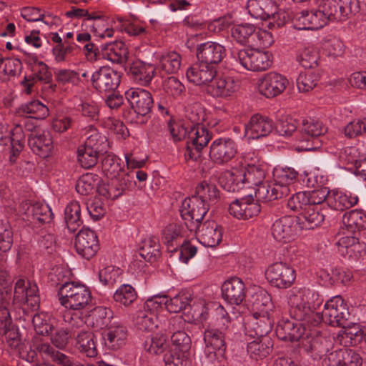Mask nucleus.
<instances>
[{
    "label": "nucleus",
    "mask_w": 366,
    "mask_h": 366,
    "mask_svg": "<svg viewBox=\"0 0 366 366\" xmlns=\"http://www.w3.org/2000/svg\"><path fill=\"white\" fill-rule=\"evenodd\" d=\"M323 300L318 292L309 288H300L291 292L289 299V313L290 317L306 325L309 330L322 322V315L317 310L322 304Z\"/></svg>",
    "instance_id": "obj_1"
},
{
    "label": "nucleus",
    "mask_w": 366,
    "mask_h": 366,
    "mask_svg": "<svg viewBox=\"0 0 366 366\" xmlns=\"http://www.w3.org/2000/svg\"><path fill=\"white\" fill-rule=\"evenodd\" d=\"M191 123H169V129L174 141L187 139L184 157L187 160L198 161L201 152L211 139L209 131L199 124L197 117H189Z\"/></svg>",
    "instance_id": "obj_2"
},
{
    "label": "nucleus",
    "mask_w": 366,
    "mask_h": 366,
    "mask_svg": "<svg viewBox=\"0 0 366 366\" xmlns=\"http://www.w3.org/2000/svg\"><path fill=\"white\" fill-rule=\"evenodd\" d=\"M11 278L6 269L0 271V295L5 305L11 302L16 307L26 305L36 310L39 307L40 298L36 283L19 278L15 283L12 295Z\"/></svg>",
    "instance_id": "obj_3"
},
{
    "label": "nucleus",
    "mask_w": 366,
    "mask_h": 366,
    "mask_svg": "<svg viewBox=\"0 0 366 366\" xmlns=\"http://www.w3.org/2000/svg\"><path fill=\"white\" fill-rule=\"evenodd\" d=\"M50 280L54 285H60L58 291L59 301L66 309L80 311L92 304V297L89 287L74 282H64L61 268L53 269L49 273Z\"/></svg>",
    "instance_id": "obj_4"
},
{
    "label": "nucleus",
    "mask_w": 366,
    "mask_h": 366,
    "mask_svg": "<svg viewBox=\"0 0 366 366\" xmlns=\"http://www.w3.org/2000/svg\"><path fill=\"white\" fill-rule=\"evenodd\" d=\"M264 171L259 166L248 165L247 168L225 171L219 177V183L224 190L235 192L245 187L258 189L264 183Z\"/></svg>",
    "instance_id": "obj_5"
},
{
    "label": "nucleus",
    "mask_w": 366,
    "mask_h": 366,
    "mask_svg": "<svg viewBox=\"0 0 366 366\" xmlns=\"http://www.w3.org/2000/svg\"><path fill=\"white\" fill-rule=\"evenodd\" d=\"M327 128L323 123L317 119H307L302 120V137L300 139L298 150L313 151L322 146L320 137L325 134Z\"/></svg>",
    "instance_id": "obj_6"
},
{
    "label": "nucleus",
    "mask_w": 366,
    "mask_h": 366,
    "mask_svg": "<svg viewBox=\"0 0 366 366\" xmlns=\"http://www.w3.org/2000/svg\"><path fill=\"white\" fill-rule=\"evenodd\" d=\"M125 97L137 114L136 122L145 124L154 103L150 92L144 89L131 88L125 92Z\"/></svg>",
    "instance_id": "obj_7"
},
{
    "label": "nucleus",
    "mask_w": 366,
    "mask_h": 366,
    "mask_svg": "<svg viewBox=\"0 0 366 366\" xmlns=\"http://www.w3.org/2000/svg\"><path fill=\"white\" fill-rule=\"evenodd\" d=\"M320 315L322 321L331 326L346 327L350 314L344 300L337 295L325 302Z\"/></svg>",
    "instance_id": "obj_8"
},
{
    "label": "nucleus",
    "mask_w": 366,
    "mask_h": 366,
    "mask_svg": "<svg viewBox=\"0 0 366 366\" xmlns=\"http://www.w3.org/2000/svg\"><path fill=\"white\" fill-rule=\"evenodd\" d=\"M194 195L186 198L182 203L180 214L184 224L191 232L197 231V227L207 213L209 207Z\"/></svg>",
    "instance_id": "obj_9"
},
{
    "label": "nucleus",
    "mask_w": 366,
    "mask_h": 366,
    "mask_svg": "<svg viewBox=\"0 0 366 366\" xmlns=\"http://www.w3.org/2000/svg\"><path fill=\"white\" fill-rule=\"evenodd\" d=\"M319 8L329 21H345L350 14L358 12V1L322 0Z\"/></svg>",
    "instance_id": "obj_10"
},
{
    "label": "nucleus",
    "mask_w": 366,
    "mask_h": 366,
    "mask_svg": "<svg viewBox=\"0 0 366 366\" xmlns=\"http://www.w3.org/2000/svg\"><path fill=\"white\" fill-rule=\"evenodd\" d=\"M239 64L247 70L262 71L272 65L271 55L268 51L257 49H242L237 53Z\"/></svg>",
    "instance_id": "obj_11"
},
{
    "label": "nucleus",
    "mask_w": 366,
    "mask_h": 366,
    "mask_svg": "<svg viewBox=\"0 0 366 366\" xmlns=\"http://www.w3.org/2000/svg\"><path fill=\"white\" fill-rule=\"evenodd\" d=\"M239 87L238 82L232 76L216 74L206 91L213 98L229 99L235 96Z\"/></svg>",
    "instance_id": "obj_12"
},
{
    "label": "nucleus",
    "mask_w": 366,
    "mask_h": 366,
    "mask_svg": "<svg viewBox=\"0 0 366 366\" xmlns=\"http://www.w3.org/2000/svg\"><path fill=\"white\" fill-rule=\"evenodd\" d=\"M269 282L277 288L290 287L295 280V270L290 264L279 262L268 267L265 272Z\"/></svg>",
    "instance_id": "obj_13"
},
{
    "label": "nucleus",
    "mask_w": 366,
    "mask_h": 366,
    "mask_svg": "<svg viewBox=\"0 0 366 366\" xmlns=\"http://www.w3.org/2000/svg\"><path fill=\"white\" fill-rule=\"evenodd\" d=\"M121 73L109 66H102L92 75V86L100 93L115 91L121 81Z\"/></svg>",
    "instance_id": "obj_14"
},
{
    "label": "nucleus",
    "mask_w": 366,
    "mask_h": 366,
    "mask_svg": "<svg viewBox=\"0 0 366 366\" xmlns=\"http://www.w3.org/2000/svg\"><path fill=\"white\" fill-rule=\"evenodd\" d=\"M222 326L216 328H207L204 332V341L206 347L212 350L210 353H214L217 350L224 351L225 349V339L230 332V322L228 317L222 316Z\"/></svg>",
    "instance_id": "obj_15"
},
{
    "label": "nucleus",
    "mask_w": 366,
    "mask_h": 366,
    "mask_svg": "<svg viewBox=\"0 0 366 366\" xmlns=\"http://www.w3.org/2000/svg\"><path fill=\"white\" fill-rule=\"evenodd\" d=\"M237 154V146L231 138H218L210 145L209 157L217 164H224Z\"/></svg>",
    "instance_id": "obj_16"
},
{
    "label": "nucleus",
    "mask_w": 366,
    "mask_h": 366,
    "mask_svg": "<svg viewBox=\"0 0 366 366\" xmlns=\"http://www.w3.org/2000/svg\"><path fill=\"white\" fill-rule=\"evenodd\" d=\"M288 84L286 76L277 72H269L259 79L258 89L265 97L273 98L281 94Z\"/></svg>",
    "instance_id": "obj_17"
},
{
    "label": "nucleus",
    "mask_w": 366,
    "mask_h": 366,
    "mask_svg": "<svg viewBox=\"0 0 366 366\" xmlns=\"http://www.w3.org/2000/svg\"><path fill=\"white\" fill-rule=\"evenodd\" d=\"M74 247L76 252L82 257L91 259L99 249L96 233L88 228L81 229L76 236Z\"/></svg>",
    "instance_id": "obj_18"
},
{
    "label": "nucleus",
    "mask_w": 366,
    "mask_h": 366,
    "mask_svg": "<svg viewBox=\"0 0 366 366\" xmlns=\"http://www.w3.org/2000/svg\"><path fill=\"white\" fill-rule=\"evenodd\" d=\"M310 331L306 325L288 319L280 320L276 327L277 337L283 341H299L305 335L307 337L310 335Z\"/></svg>",
    "instance_id": "obj_19"
},
{
    "label": "nucleus",
    "mask_w": 366,
    "mask_h": 366,
    "mask_svg": "<svg viewBox=\"0 0 366 366\" xmlns=\"http://www.w3.org/2000/svg\"><path fill=\"white\" fill-rule=\"evenodd\" d=\"M362 358L351 349H341L327 354L322 366H362Z\"/></svg>",
    "instance_id": "obj_20"
},
{
    "label": "nucleus",
    "mask_w": 366,
    "mask_h": 366,
    "mask_svg": "<svg viewBox=\"0 0 366 366\" xmlns=\"http://www.w3.org/2000/svg\"><path fill=\"white\" fill-rule=\"evenodd\" d=\"M258 200H254L252 196L244 197L232 202L229 207V212L239 219H248L257 216L261 207Z\"/></svg>",
    "instance_id": "obj_21"
},
{
    "label": "nucleus",
    "mask_w": 366,
    "mask_h": 366,
    "mask_svg": "<svg viewBox=\"0 0 366 366\" xmlns=\"http://www.w3.org/2000/svg\"><path fill=\"white\" fill-rule=\"evenodd\" d=\"M297 224L294 217L284 216L277 219L272 225V235L278 242H290L296 235Z\"/></svg>",
    "instance_id": "obj_22"
},
{
    "label": "nucleus",
    "mask_w": 366,
    "mask_h": 366,
    "mask_svg": "<svg viewBox=\"0 0 366 366\" xmlns=\"http://www.w3.org/2000/svg\"><path fill=\"white\" fill-rule=\"evenodd\" d=\"M225 54L224 47L213 41L201 44L197 49L198 61L213 66L220 63L225 56Z\"/></svg>",
    "instance_id": "obj_23"
},
{
    "label": "nucleus",
    "mask_w": 366,
    "mask_h": 366,
    "mask_svg": "<svg viewBox=\"0 0 366 366\" xmlns=\"http://www.w3.org/2000/svg\"><path fill=\"white\" fill-rule=\"evenodd\" d=\"M216 74L215 66L198 61L187 69L186 76L189 81L202 86L210 84Z\"/></svg>",
    "instance_id": "obj_24"
},
{
    "label": "nucleus",
    "mask_w": 366,
    "mask_h": 366,
    "mask_svg": "<svg viewBox=\"0 0 366 366\" xmlns=\"http://www.w3.org/2000/svg\"><path fill=\"white\" fill-rule=\"evenodd\" d=\"M291 189L286 185L277 182H264L258 189H255V197L258 201L267 202L288 196Z\"/></svg>",
    "instance_id": "obj_25"
},
{
    "label": "nucleus",
    "mask_w": 366,
    "mask_h": 366,
    "mask_svg": "<svg viewBox=\"0 0 366 366\" xmlns=\"http://www.w3.org/2000/svg\"><path fill=\"white\" fill-rule=\"evenodd\" d=\"M274 322L273 314H253L252 319L247 325V332L252 337H269L267 335L271 332Z\"/></svg>",
    "instance_id": "obj_26"
},
{
    "label": "nucleus",
    "mask_w": 366,
    "mask_h": 366,
    "mask_svg": "<svg viewBox=\"0 0 366 366\" xmlns=\"http://www.w3.org/2000/svg\"><path fill=\"white\" fill-rule=\"evenodd\" d=\"M274 129L273 122L266 116L254 114L245 125V134L251 139H259L269 134Z\"/></svg>",
    "instance_id": "obj_27"
},
{
    "label": "nucleus",
    "mask_w": 366,
    "mask_h": 366,
    "mask_svg": "<svg viewBox=\"0 0 366 366\" xmlns=\"http://www.w3.org/2000/svg\"><path fill=\"white\" fill-rule=\"evenodd\" d=\"M201 244L207 247H214L222 241V231L221 227L214 221H207L199 224L197 231Z\"/></svg>",
    "instance_id": "obj_28"
},
{
    "label": "nucleus",
    "mask_w": 366,
    "mask_h": 366,
    "mask_svg": "<svg viewBox=\"0 0 366 366\" xmlns=\"http://www.w3.org/2000/svg\"><path fill=\"white\" fill-rule=\"evenodd\" d=\"M222 297L231 305H239L245 298V287L238 277H232L222 286Z\"/></svg>",
    "instance_id": "obj_29"
},
{
    "label": "nucleus",
    "mask_w": 366,
    "mask_h": 366,
    "mask_svg": "<svg viewBox=\"0 0 366 366\" xmlns=\"http://www.w3.org/2000/svg\"><path fill=\"white\" fill-rule=\"evenodd\" d=\"M184 324L179 317H172L169 320L168 330L172 333L171 341L180 352H187L191 347L189 336L181 327Z\"/></svg>",
    "instance_id": "obj_30"
},
{
    "label": "nucleus",
    "mask_w": 366,
    "mask_h": 366,
    "mask_svg": "<svg viewBox=\"0 0 366 366\" xmlns=\"http://www.w3.org/2000/svg\"><path fill=\"white\" fill-rule=\"evenodd\" d=\"M127 336L126 327L121 325H112L103 335L104 346L110 350H118L126 345Z\"/></svg>",
    "instance_id": "obj_31"
},
{
    "label": "nucleus",
    "mask_w": 366,
    "mask_h": 366,
    "mask_svg": "<svg viewBox=\"0 0 366 366\" xmlns=\"http://www.w3.org/2000/svg\"><path fill=\"white\" fill-rule=\"evenodd\" d=\"M129 187L127 174L110 179L107 184H102L97 187L99 194L106 198L116 199L122 196Z\"/></svg>",
    "instance_id": "obj_32"
},
{
    "label": "nucleus",
    "mask_w": 366,
    "mask_h": 366,
    "mask_svg": "<svg viewBox=\"0 0 366 366\" xmlns=\"http://www.w3.org/2000/svg\"><path fill=\"white\" fill-rule=\"evenodd\" d=\"M128 49L122 41H115L101 45L102 56L113 63H124L128 57Z\"/></svg>",
    "instance_id": "obj_33"
},
{
    "label": "nucleus",
    "mask_w": 366,
    "mask_h": 366,
    "mask_svg": "<svg viewBox=\"0 0 366 366\" xmlns=\"http://www.w3.org/2000/svg\"><path fill=\"white\" fill-rule=\"evenodd\" d=\"M156 68L154 64L137 60L130 65L129 73L134 81L141 85L149 84L154 76Z\"/></svg>",
    "instance_id": "obj_34"
},
{
    "label": "nucleus",
    "mask_w": 366,
    "mask_h": 366,
    "mask_svg": "<svg viewBox=\"0 0 366 366\" xmlns=\"http://www.w3.org/2000/svg\"><path fill=\"white\" fill-rule=\"evenodd\" d=\"M325 217L320 207L311 206L305 212L300 213L297 217V221L302 229H313L323 222Z\"/></svg>",
    "instance_id": "obj_35"
},
{
    "label": "nucleus",
    "mask_w": 366,
    "mask_h": 366,
    "mask_svg": "<svg viewBox=\"0 0 366 366\" xmlns=\"http://www.w3.org/2000/svg\"><path fill=\"white\" fill-rule=\"evenodd\" d=\"M335 245L341 255L348 256L350 259H357L364 252V246L360 243L357 237L352 236L340 237Z\"/></svg>",
    "instance_id": "obj_36"
},
{
    "label": "nucleus",
    "mask_w": 366,
    "mask_h": 366,
    "mask_svg": "<svg viewBox=\"0 0 366 366\" xmlns=\"http://www.w3.org/2000/svg\"><path fill=\"white\" fill-rule=\"evenodd\" d=\"M358 197L342 191L330 190L327 199V205L332 209L343 211L350 209L357 204Z\"/></svg>",
    "instance_id": "obj_37"
},
{
    "label": "nucleus",
    "mask_w": 366,
    "mask_h": 366,
    "mask_svg": "<svg viewBox=\"0 0 366 366\" xmlns=\"http://www.w3.org/2000/svg\"><path fill=\"white\" fill-rule=\"evenodd\" d=\"M247 345V352L256 360L266 357L272 350L273 342L270 337H253Z\"/></svg>",
    "instance_id": "obj_38"
},
{
    "label": "nucleus",
    "mask_w": 366,
    "mask_h": 366,
    "mask_svg": "<svg viewBox=\"0 0 366 366\" xmlns=\"http://www.w3.org/2000/svg\"><path fill=\"white\" fill-rule=\"evenodd\" d=\"M202 203H206L209 207L210 205L216 204L220 197L219 191L214 184L207 181H202L197 184L194 195Z\"/></svg>",
    "instance_id": "obj_39"
},
{
    "label": "nucleus",
    "mask_w": 366,
    "mask_h": 366,
    "mask_svg": "<svg viewBox=\"0 0 366 366\" xmlns=\"http://www.w3.org/2000/svg\"><path fill=\"white\" fill-rule=\"evenodd\" d=\"M28 144L34 153L42 158L47 157L52 149V140L49 134L31 136Z\"/></svg>",
    "instance_id": "obj_40"
},
{
    "label": "nucleus",
    "mask_w": 366,
    "mask_h": 366,
    "mask_svg": "<svg viewBox=\"0 0 366 366\" xmlns=\"http://www.w3.org/2000/svg\"><path fill=\"white\" fill-rule=\"evenodd\" d=\"M252 308L254 315L259 314H274V305L270 295L263 290H259L252 296Z\"/></svg>",
    "instance_id": "obj_41"
},
{
    "label": "nucleus",
    "mask_w": 366,
    "mask_h": 366,
    "mask_svg": "<svg viewBox=\"0 0 366 366\" xmlns=\"http://www.w3.org/2000/svg\"><path fill=\"white\" fill-rule=\"evenodd\" d=\"M22 68V63L19 59L0 56V80L7 81L11 78L19 76Z\"/></svg>",
    "instance_id": "obj_42"
},
{
    "label": "nucleus",
    "mask_w": 366,
    "mask_h": 366,
    "mask_svg": "<svg viewBox=\"0 0 366 366\" xmlns=\"http://www.w3.org/2000/svg\"><path fill=\"white\" fill-rule=\"evenodd\" d=\"M84 146L100 155L107 153L109 143L105 135L99 132L95 128H90Z\"/></svg>",
    "instance_id": "obj_43"
},
{
    "label": "nucleus",
    "mask_w": 366,
    "mask_h": 366,
    "mask_svg": "<svg viewBox=\"0 0 366 366\" xmlns=\"http://www.w3.org/2000/svg\"><path fill=\"white\" fill-rule=\"evenodd\" d=\"M342 223L350 232L365 229L366 213L361 209L351 210L343 215Z\"/></svg>",
    "instance_id": "obj_44"
},
{
    "label": "nucleus",
    "mask_w": 366,
    "mask_h": 366,
    "mask_svg": "<svg viewBox=\"0 0 366 366\" xmlns=\"http://www.w3.org/2000/svg\"><path fill=\"white\" fill-rule=\"evenodd\" d=\"M64 219L68 229L75 232L82 224L81 218V207L77 201L70 202L64 209Z\"/></svg>",
    "instance_id": "obj_45"
},
{
    "label": "nucleus",
    "mask_w": 366,
    "mask_h": 366,
    "mask_svg": "<svg viewBox=\"0 0 366 366\" xmlns=\"http://www.w3.org/2000/svg\"><path fill=\"white\" fill-rule=\"evenodd\" d=\"M94 338V333L88 330H81L76 338L78 349L89 357H94L98 353Z\"/></svg>",
    "instance_id": "obj_46"
},
{
    "label": "nucleus",
    "mask_w": 366,
    "mask_h": 366,
    "mask_svg": "<svg viewBox=\"0 0 366 366\" xmlns=\"http://www.w3.org/2000/svg\"><path fill=\"white\" fill-rule=\"evenodd\" d=\"M25 213L31 216L34 222L41 224L51 222L54 215L49 205L40 202L30 204Z\"/></svg>",
    "instance_id": "obj_47"
},
{
    "label": "nucleus",
    "mask_w": 366,
    "mask_h": 366,
    "mask_svg": "<svg viewBox=\"0 0 366 366\" xmlns=\"http://www.w3.org/2000/svg\"><path fill=\"white\" fill-rule=\"evenodd\" d=\"M16 113L19 116H26L36 119H41L49 115V109L39 101L34 100L21 105L16 110Z\"/></svg>",
    "instance_id": "obj_48"
},
{
    "label": "nucleus",
    "mask_w": 366,
    "mask_h": 366,
    "mask_svg": "<svg viewBox=\"0 0 366 366\" xmlns=\"http://www.w3.org/2000/svg\"><path fill=\"white\" fill-rule=\"evenodd\" d=\"M102 170L109 179L126 175L121 165L120 159L111 154H107L102 160Z\"/></svg>",
    "instance_id": "obj_49"
},
{
    "label": "nucleus",
    "mask_w": 366,
    "mask_h": 366,
    "mask_svg": "<svg viewBox=\"0 0 366 366\" xmlns=\"http://www.w3.org/2000/svg\"><path fill=\"white\" fill-rule=\"evenodd\" d=\"M36 350L44 358L50 357L53 361L61 364L63 366H83L79 363H71L67 356L56 351L49 344L41 343L36 346Z\"/></svg>",
    "instance_id": "obj_50"
},
{
    "label": "nucleus",
    "mask_w": 366,
    "mask_h": 366,
    "mask_svg": "<svg viewBox=\"0 0 366 366\" xmlns=\"http://www.w3.org/2000/svg\"><path fill=\"white\" fill-rule=\"evenodd\" d=\"M181 61L179 54L175 51L167 52L161 56L158 68L165 74H175L180 69Z\"/></svg>",
    "instance_id": "obj_51"
},
{
    "label": "nucleus",
    "mask_w": 366,
    "mask_h": 366,
    "mask_svg": "<svg viewBox=\"0 0 366 366\" xmlns=\"http://www.w3.org/2000/svg\"><path fill=\"white\" fill-rule=\"evenodd\" d=\"M192 301V295L189 291L182 290L174 297L167 298V310L171 313H177L190 305Z\"/></svg>",
    "instance_id": "obj_52"
},
{
    "label": "nucleus",
    "mask_w": 366,
    "mask_h": 366,
    "mask_svg": "<svg viewBox=\"0 0 366 366\" xmlns=\"http://www.w3.org/2000/svg\"><path fill=\"white\" fill-rule=\"evenodd\" d=\"M134 323L139 330L152 331L157 327V314L143 308L137 312Z\"/></svg>",
    "instance_id": "obj_53"
},
{
    "label": "nucleus",
    "mask_w": 366,
    "mask_h": 366,
    "mask_svg": "<svg viewBox=\"0 0 366 366\" xmlns=\"http://www.w3.org/2000/svg\"><path fill=\"white\" fill-rule=\"evenodd\" d=\"M139 254L148 262H152L158 258L160 256V250L157 239L153 237L142 241Z\"/></svg>",
    "instance_id": "obj_54"
},
{
    "label": "nucleus",
    "mask_w": 366,
    "mask_h": 366,
    "mask_svg": "<svg viewBox=\"0 0 366 366\" xmlns=\"http://www.w3.org/2000/svg\"><path fill=\"white\" fill-rule=\"evenodd\" d=\"M296 59L302 67L312 69L318 64L319 54L315 48L307 46L299 51Z\"/></svg>",
    "instance_id": "obj_55"
},
{
    "label": "nucleus",
    "mask_w": 366,
    "mask_h": 366,
    "mask_svg": "<svg viewBox=\"0 0 366 366\" xmlns=\"http://www.w3.org/2000/svg\"><path fill=\"white\" fill-rule=\"evenodd\" d=\"M113 298L115 302L129 306L137 300V292L132 285L124 284L116 290Z\"/></svg>",
    "instance_id": "obj_56"
},
{
    "label": "nucleus",
    "mask_w": 366,
    "mask_h": 366,
    "mask_svg": "<svg viewBox=\"0 0 366 366\" xmlns=\"http://www.w3.org/2000/svg\"><path fill=\"white\" fill-rule=\"evenodd\" d=\"M254 30L255 27L252 24H238L232 29V37L241 44L250 46V41Z\"/></svg>",
    "instance_id": "obj_57"
},
{
    "label": "nucleus",
    "mask_w": 366,
    "mask_h": 366,
    "mask_svg": "<svg viewBox=\"0 0 366 366\" xmlns=\"http://www.w3.org/2000/svg\"><path fill=\"white\" fill-rule=\"evenodd\" d=\"M273 175L277 182L287 186L290 189L298 179V172L291 167L275 168Z\"/></svg>",
    "instance_id": "obj_58"
},
{
    "label": "nucleus",
    "mask_w": 366,
    "mask_h": 366,
    "mask_svg": "<svg viewBox=\"0 0 366 366\" xmlns=\"http://www.w3.org/2000/svg\"><path fill=\"white\" fill-rule=\"evenodd\" d=\"M112 318V310L104 307H95L90 315L92 326L100 330L107 327Z\"/></svg>",
    "instance_id": "obj_59"
},
{
    "label": "nucleus",
    "mask_w": 366,
    "mask_h": 366,
    "mask_svg": "<svg viewBox=\"0 0 366 366\" xmlns=\"http://www.w3.org/2000/svg\"><path fill=\"white\" fill-rule=\"evenodd\" d=\"M320 80V74L316 71H306L301 73L297 79V85L300 92H308L312 91Z\"/></svg>",
    "instance_id": "obj_60"
},
{
    "label": "nucleus",
    "mask_w": 366,
    "mask_h": 366,
    "mask_svg": "<svg viewBox=\"0 0 366 366\" xmlns=\"http://www.w3.org/2000/svg\"><path fill=\"white\" fill-rule=\"evenodd\" d=\"M79 47V46L65 39L63 44L55 46L52 52L57 62H63L66 60L68 56L74 55Z\"/></svg>",
    "instance_id": "obj_61"
},
{
    "label": "nucleus",
    "mask_w": 366,
    "mask_h": 366,
    "mask_svg": "<svg viewBox=\"0 0 366 366\" xmlns=\"http://www.w3.org/2000/svg\"><path fill=\"white\" fill-rule=\"evenodd\" d=\"M144 348L150 354L160 355L167 348V337L164 335H156L145 340Z\"/></svg>",
    "instance_id": "obj_62"
},
{
    "label": "nucleus",
    "mask_w": 366,
    "mask_h": 366,
    "mask_svg": "<svg viewBox=\"0 0 366 366\" xmlns=\"http://www.w3.org/2000/svg\"><path fill=\"white\" fill-rule=\"evenodd\" d=\"M32 323L36 332L41 335H49L54 327L49 316L43 312L34 315Z\"/></svg>",
    "instance_id": "obj_63"
},
{
    "label": "nucleus",
    "mask_w": 366,
    "mask_h": 366,
    "mask_svg": "<svg viewBox=\"0 0 366 366\" xmlns=\"http://www.w3.org/2000/svg\"><path fill=\"white\" fill-rule=\"evenodd\" d=\"M117 20L122 24L121 29L131 36L140 37L147 34L146 27L142 24L122 16H117Z\"/></svg>",
    "instance_id": "obj_64"
}]
</instances>
